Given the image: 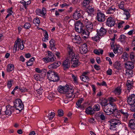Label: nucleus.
<instances>
[{"label":"nucleus","instance_id":"nucleus-28","mask_svg":"<svg viewBox=\"0 0 135 135\" xmlns=\"http://www.w3.org/2000/svg\"><path fill=\"white\" fill-rule=\"evenodd\" d=\"M128 126L132 129H135V120L131 119L129 122Z\"/></svg>","mask_w":135,"mask_h":135},{"label":"nucleus","instance_id":"nucleus-35","mask_svg":"<svg viewBox=\"0 0 135 135\" xmlns=\"http://www.w3.org/2000/svg\"><path fill=\"white\" fill-rule=\"evenodd\" d=\"M14 66L12 64H9L7 68V72H9L13 71Z\"/></svg>","mask_w":135,"mask_h":135},{"label":"nucleus","instance_id":"nucleus-14","mask_svg":"<svg viewBox=\"0 0 135 135\" xmlns=\"http://www.w3.org/2000/svg\"><path fill=\"white\" fill-rule=\"evenodd\" d=\"M61 64V62L60 61H56L53 63L49 65L48 67L51 70H53L56 69L59 67Z\"/></svg>","mask_w":135,"mask_h":135},{"label":"nucleus","instance_id":"nucleus-27","mask_svg":"<svg viewBox=\"0 0 135 135\" xmlns=\"http://www.w3.org/2000/svg\"><path fill=\"white\" fill-rule=\"evenodd\" d=\"M20 40V38H18L15 42L13 49L14 52H16L17 47L19 48Z\"/></svg>","mask_w":135,"mask_h":135},{"label":"nucleus","instance_id":"nucleus-48","mask_svg":"<svg viewBox=\"0 0 135 135\" xmlns=\"http://www.w3.org/2000/svg\"><path fill=\"white\" fill-rule=\"evenodd\" d=\"M99 35L97 33V34L94 37H91L92 39L94 41H99L100 39V37Z\"/></svg>","mask_w":135,"mask_h":135},{"label":"nucleus","instance_id":"nucleus-39","mask_svg":"<svg viewBox=\"0 0 135 135\" xmlns=\"http://www.w3.org/2000/svg\"><path fill=\"white\" fill-rule=\"evenodd\" d=\"M105 115V114L104 115L103 113H100L98 116V118L102 120H104L106 119V117Z\"/></svg>","mask_w":135,"mask_h":135},{"label":"nucleus","instance_id":"nucleus-23","mask_svg":"<svg viewBox=\"0 0 135 135\" xmlns=\"http://www.w3.org/2000/svg\"><path fill=\"white\" fill-rule=\"evenodd\" d=\"M125 65L127 69L131 70L133 69L134 68L133 63L132 62H127L125 63Z\"/></svg>","mask_w":135,"mask_h":135},{"label":"nucleus","instance_id":"nucleus-2","mask_svg":"<svg viewBox=\"0 0 135 135\" xmlns=\"http://www.w3.org/2000/svg\"><path fill=\"white\" fill-rule=\"evenodd\" d=\"M47 57H44L42 60L46 63L49 62H53L56 60V58L52 53L50 51H47Z\"/></svg>","mask_w":135,"mask_h":135},{"label":"nucleus","instance_id":"nucleus-44","mask_svg":"<svg viewBox=\"0 0 135 135\" xmlns=\"http://www.w3.org/2000/svg\"><path fill=\"white\" fill-rule=\"evenodd\" d=\"M44 38H43L42 39V41L43 42H47L48 40L49 36L47 32L45 31V33L44 35Z\"/></svg>","mask_w":135,"mask_h":135},{"label":"nucleus","instance_id":"nucleus-53","mask_svg":"<svg viewBox=\"0 0 135 135\" xmlns=\"http://www.w3.org/2000/svg\"><path fill=\"white\" fill-rule=\"evenodd\" d=\"M40 23V21L39 18L37 17H36L33 20V23L36 25L37 24L39 25Z\"/></svg>","mask_w":135,"mask_h":135},{"label":"nucleus","instance_id":"nucleus-40","mask_svg":"<svg viewBox=\"0 0 135 135\" xmlns=\"http://www.w3.org/2000/svg\"><path fill=\"white\" fill-rule=\"evenodd\" d=\"M35 70L36 72L39 73H41L43 72L44 73V75H46V70L45 69L41 70L39 68H37L35 69Z\"/></svg>","mask_w":135,"mask_h":135},{"label":"nucleus","instance_id":"nucleus-5","mask_svg":"<svg viewBox=\"0 0 135 135\" xmlns=\"http://www.w3.org/2000/svg\"><path fill=\"white\" fill-rule=\"evenodd\" d=\"M119 111L122 115L123 121L126 122L128 120L129 115L128 111L125 109H122L119 110Z\"/></svg>","mask_w":135,"mask_h":135},{"label":"nucleus","instance_id":"nucleus-6","mask_svg":"<svg viewBox=\"0 0 135 135\" xmlns=\"http://www.w3.org/2000/svg\"><path fill=\"white\" fill-rule=\"evenodd\" d=\"M84 13V12L82 10H80L78 11L76 9L73 14V18L74 19L77 20L81 17L82 15Z\"/></svg>","mask_w":135,"mask_h":135},{"label":"nucleus","instance_id":"nucleus-24","mask_svg":"<svg viewBox=\"0 0 135 135\" xmlns=\"http://www.w3.org/2000/svg\"><path fill=\"white\" fill-rule=\"evenodd\" d=\"M87 50L86 45L85 44H83L79 48V51L81 54H85L87 52Z\"/></svg>","mask_w":135,"mask_h":135},{"label":"nucleus","instance_id":"nucleus-34","mask_svg":"<svg viewBox=\"0 0 135 135\" xmlns=\"http://www.w3.org/2000/svg\"><path fill=\"white\" fill-rule=\"evenodd\" d=\"M110 121L112 123H113L114 125L117 126H119L121 124V122L120 120L119 119H111Z\"/></svg>","mask_w":135,"mask_h":135},{"label":"nucleus","instance_id":"nucleus-11","mask_svg":"<svg viewBox=\"0 0 135 135\" xmlns=\"http://www.w3.org/2000/svg\"><path fill=\"white\" fill-rule=\"evenodd\" d=\"M75 31L79 33L84 28V27L83 24L79 21H77L75 23Z\"/></svg>","mask_w":135,"mask_h":135},{"label":"nucleus","instance_id":"nucleus-10","mask_svg":"<svg viewBox=\"0 0 135 135\" xmlns=\"http://www.w3.org/2000/svg\"><path fill=\"white\" fill-rule=\"evenodd\" d=\"M90 32H91L87 29L85 30L83 28L79 33L81 34L82 37L85 40L88 37Z\"/></svg>","mask_w":135,"mask_h":135},{"label":"nucleus","instance_id":"nucleus-54","mask_svg":"<svg viewBox=\"0 0 135 135\" xmlns=\"http://www.w3.org/2000/svg\"><path fill=\"white\" fill-rule=\"evenodd\" d=\"M120 48V45H118L117 46H116V47H115L114 49L113 50L115 54H116L117 53H119V52H118V50Z\"/></svg>","mask_w":135,"mask_h":135},{"label":"nucleus","instance_id":"nucleus-43","mask_svg":"<svg viewBox=\"0 0 135 135\" xmlns=\"http://www.w3.org/2000/svg\"><path fill=\"white\" fill-rule=\"evenodd\" d=\"M126 74L127 76H128L129 77L132 76V70L127 69L126 70Z\"/></svg>","mask_w":135,"mask_h":135},{"label":"nucleus","instance_id":"nucleus-29","mask_svg":"<svg viewBox=\"0 0 135 135\" xmlns=\"http://www.w3.org/2000/svg\"><path fill=\"white\" fill-rule=\"evenodd\" d=\"M116 8L114 6H112L108 8L106 11V13L108 14H113L115 11Z\"/></svg>","mask_w":135,"mask_h":135},{"label":"nucleus","instance_id":"nucleus-9","mask_svg":"<svg viewBox=\"0 0 135 135\" xmlns=\"http://www.w3.org/2000/svg\"><path fill=\"white\" fill-rule=\"evenodd\" d=\"M118 6L120 9H122L124 11L123 14L124 15H125L126 16V17L124 19L128 20L130 17V15L129 12L125 9L123 2H121L119 4Z\"/></svg>","mask_w":135,"mask_h":135},{"label":"nucleus","instance_id":"nucleus-49","mask_svg":"<svg viewBox=\"0 0 135 135\" xmlns=\"http://www.w3.org/2000/svg\"><path fill=\"white\" fill-rule=\"evenodd\" d=\"M95 54L99 55L100 54H102L103 52V50L102 49H96L94 51Z\"/></svg>","mask_w":135,"mask_h":135},{"label":"nucleus","instance_id":"nucleus-47","mask_svg":"<svg viewBox=\"0 0 135 135\" xmlns=\"http://www.w3.org/2000/svg\"><path fill=\"white\" fill-rule=\"evenodd\" d=\"M93 108L94 112L100 110V107L98 104H96L93 107Z\"/></svg>","mask_w":135,"mask_h":135},{"label":"nucleus","instance_id":"nucleus-19","mask_svg":"<svg viewBox=\"0 0 135 135\" xmlns=\"http://www.w3.org/2000/svg\"><path fill=\"white\" fill-rule=\"evenodd\" d=\"M6 108L5 114L7 115H10L14 112L13 108L9 105L6 107Z\"/></svg>","mask_w":135,"mask_h":135},{"label":"nucleus","instance_id":"nucleus-3","mask_svg":"<svg viewBox=\"0 0 135 135\" xmlns=\"http://www.w3.org/2000/svg\"><path fill=\"white\" fill-rule=\"evenodd\" d=\"M87 18L83 20V22L84 23L86 29L91 32L93 30V24L91 22L89 21Z\"/></svg>","mask_w":135,"mask_h":135},{"label":"nucleus","instance_id":"nucleus-26","mask_svg":"<svg viewBox=\"0 0 135 135\" xmlns=\"http://www.w3.org/2000/svg\"><path fill=\"white\" fill-rule=\"evenodd\" d=\"M107 32V30L103 27H102L99 31H97V34L101 36L105 35Z\"/></svg>","mask_w":135,"mask_h":135},{"label":"nucleus","instance_id":"nucleus-51","mask_svg":"<svg viewBox=\"0 0 135 135\" xmlns=\"http://www.w3.org/2000/svg\"><path fill=\"white\" fill-rule=\"evenodd\" d=\"M109 103H113L117 100V98L115 97H111L108 98Z\"/></svg>","mask_w":135,"mask_h":135},{"label":"nucleus","instance_id":"nucleus-18","mask_svg":"<svg viewBox=\"0 0 135 135\" xmlns=\"http://www.w3.org/2000/svg\"><path fill=\"white\" fill-rule=\"evenodd\" d=\"M74 90L71 88H70L66 92L65 94L66 96V97L68 98H72L74 94Z\"/></svg>","mask_w":135,"mask_h":135},{"label":"nucleus","instance_id":"nucleus-60","mask_svg":"<svg viewBox=\"0 0 135 135\" xmlns=\"http://www.w3.org/2000/svg\"><path fill=\"white\" fill-rule=\"evenodd\" d=\"M13 82V80H11L9 81H8L7 83V86L9 88H10L12 85V83Z\"/></svg>","mask_w":135,"mask_h":135},{"label":"nucleus","instance_id":"nucleus-20","mask_svg":"<svg viewBox=\"0 0 135 135\" xmlns=\"http://www.w3.org/2000/svg\"><path fill=\"white\" fill-rule=\"evenodd\" d=\"M63 69L64 70L68 69L70 66V61L68 59L64 60L62 63Z\"/></svg>","mask_w":135,"mask_h":135},{"label":"nucleus","instance_id":"nucleus-13","mask_svg":"<svg viewBox=\"0 0 135 135\" xmlns=\"http://www.w3.org/2000/svg\"><path fill=\"white\" fill-rule=\"evenodd\" d=\"M127 101L129 105H134L135 103V95L134 94L131 95L128 97Z\"/></svg>","mask_w":135,"mask_h":135},{"label":"nucleus","instance_id":"nucleus-25","mask_svg":"<svg viewBox=\"0 0 135 135\" xmlns=\"http://www.w3.org/2000/svg\"><path fill=\"white\" fill-rule=\"evenodd\" d=\"M72 41L77 44H80L81 42V38L80 36L75 35L74 38L72 39Z\"/></svg>","mask_w":135,"mask_h":135},{"label":"nucleus","instance_id":"nucleus-45","mask_svg":"<svg viewBox=\"0 0 135 135\" xmlns=\"http://www.w3.org/2000/svg\"><path fill=\"white\" fill-rule=\"evenodd\" d=\"M80 79L81 80L85 82H86L89 80V77L87 76L81 75L80 76Z\"/></svg>","mask_w":135,"mask_h":135},{"label":"nucleus","instance_id":"nucleus-55","mask_svg":"<svg viewBox=\"0 0 135 135\" xmlns=\"http://www.w3.org/2000/svg\"><path fill=\"white\" fill-rule=\"evenodd\" d=\"M38 86L40 87V88H36V90L39 94H42L43 91V89L41 87V85L40 84L38 85Z\"/></svg>","mask_w":135,"mask_h":135},{"label":"nucleus","instance_id":"nucleus-52","mask_svg":"<svg viewBox=\"0 0 135 135\" xmlns=\"http://www.w3.org/2000/svg\"><path fill=\"white\" fill-rule=\"evenodd\" d=\"M72 77L73 79L74 82L76 84H78V78L77 76H75L73 74H72Z\"/></svg>","mask_w":135,"mask_h":135},{"label":"nucleus","instance_id":"nucleus-42","mask_svg":"<svg viewBox=\"0 0 135 135\" xmlns=\"http://www.w3.org/2000/svg\"><path fill=\"white\" fill-rule=\"evenodd\" d=\"M122 58L124 59V61H126L127 60L129 55L126 52H124L122 55Z\"/></svg>","mask_w":135,"mask_h":135},{"label":"nucleus","instance_id":"nucleus-21","mask_svg":"<svg viewBox=\"0 0 135 135\" xmlns=\"http://www.w3.org/2000/svg\"><path fill=\"white\" fill-rule=\"evenodd\" d=\"M134 81L132 79L128 80H127L126 86L128 90H130L132 89L133 86Z\"/></svg>","mask_w":135,"mask_h":135},{"label":"nucleus","instance_id":"nucleus-22","mask_svg":"<svg viewBox=\"0 0 135 135\" xmlns=\"http://www.w3.org/2000/svg\"><path fill=\"white\" fill-rule=\"evenodd\" d=\"M68 51V54L70 55V57H73L75 56V54L74 52V48L73 47L71 46L70 45L68 46L67 47Z\"/></svg>","mask_w":135,"mask_h":135},{"label":"nucleus","instance_id":"nucleus-16","mask_svg":"<svg viewBox=\"0 0 135 135\" xmlns=\"http://www.w3.org/2000/svg\"><path fill=\"white\" fill-rule=\"evenodd\" d=\"M86 12L88 14V17H91L94 15L95 11L93 7L90 6H89L88 7L87 9Z\"/></svg>","mask_w":135,"mask_h":135},{"label":"nucleus","instance_id":"nucleus-1","mask_svg":"<svg viewBox=\"0 0 135 135\" xmlns=\"http://www.w3.org/2000/svg\"><path fill=\"white\" fill-rule=\"evenodd\" d=\"M47 75L50 81L56 82L59 80V78L57 73L54 71H49L47 72Z\"/></svg>","mask_w":135,"mask_h":135},{"label":"nucleus","instance_id":"nucleus-59","mask_svg":"<svg viewBox=\"0 0 135 135\" xmlns=\"http://www.w3.org/2000/svg\"><path fill=\"white\" fill-rule=\"evenodd\" d=\"M24 42V41L22 40L20 43L19 48L21 50H23L24 48V46L23 44V43Z\"/></svg>","mask_w":135,"mask_h":135},{"label":"nucleus","instance_id":"nucleus-7","mask_svg":"<svg viewBox=\"0 0 135 135\" xmlns=\"http://www.w3.org/2000/svg\"><path fill=\"white\" fill-rule=\"evenodd\" d=\"M76 57V56H73V57H71V62L72 64L71 67H76L78 66L79 65L78 57Z\"/></svg>","mask_w":135,"mask_h":135},{"label":"nucleus","instance_id":"nucleus-12","mask_svg":"<svg viewBox=\"0 0 135 135\" xmlns=\"http://www.w3.org/2000/svg\"><path fill=\"white\" fill-rule=\"evenodd\" d=\"M69 88V86L68 85H66L64 86L60 85L58 87L57 90L60 93L65 94Z\"/></svg>","mask_w":135,"mask_h":135},{"label":"nucleus","instance_id":"nucleus-32","mask_svg":"<svg viewBox=\"0 0 135 135\" xmlns=\"http://www.w3.org/2000/svg\"><path fill=\"white\" fill-rule=\"evenodd\" d=\"M122 89L120 86H118L115 88L113 92L115 94L118 95H120L121 93Z\"/></svg>","mask_w":135,"mask_h":135},{"label":"nucleus","instance_id":"nucleus-50","mask_svg":"<svg viewBox=\"0 0 135 135\" xmlns=\"http://www.w3.org/2000/svg\"><path fill=\"white\" fill-rule=\"evenodd\" d=\"M126 38V37L124 35H120L119 38V40L122 42H124Z\"/></svg>","mask_w":135,"mask_h":135},{"label":"nucleus","instance_id":"nucleus-62","mask_svg":"<svg viewBox=\"0 0 135 135\" xmlns=\"http://www.w3.org/2000/svg\"><path fill=\"white\" fill-rule=\"evenodd\" d=\"M134 57H135L134 54L133 52H132L130 55V58L131 60L134 61Z\"/></svg>","mask_w":135,"mask_h":135},{"label":"nucleus","instance_id":"nucleus-30","mask_svg":"<svg viewBox=\"0 0 135 135\" xmlns=\"http://www.w3.org/2000/svg\"><path fill=\"white\" fill-rule=\"evenodd\" d=\"M120 113V112L119 111V110H117L113 112L111 116L115 117L117 119H120L121 117Z\"/></svg>","mask_w":135,"mask_h":135},{"label":"nucleus","instance_id":"nucleus-4","mask_svg":"<svg viewBox=\"0 0 135 135\" xmlns=\"http://www.w3.org/2000/svg\"><path fill=\"white\" fill-rule=\"evenodd\" d=\"M14 107L16 110H22L23 108V105L21 100L20 99H16L14 102Z\"/></svg>","mask_w":135,"mask_h":135},{"label":"nucleus","instance_id":"nucleus-56","mask_svg":"<svg viewBox=\"0 0 135 135\" xmlns=\"http://www.w3.org/2000/svg\"><path fill=\"white\" fill-rule=\"evenodd\" d=\"M31 26L30 23L27 22L23 26L25 29H28Z\"/></svg>","mask_w":135,"mask_h":135},{"label":"nucleus","instance_id":"nucleus-33","mask_svg":"<svg viewBox=\"0 0 135 135\" xmlns=\"http://www.w3.org/2000/svg\"><path fill=\"white\" fill-rule=\"evenodd\" d=\"M113 65L114 69L118 70L121 69V64L118 61H116L113 64Z\"/></svg>","mask_w":135,"mask_h":135},{"label":"nucleus","instance_id":"nucleus-63","mask_svg":"<svg viewBox=\"0 0 135 135\" xmlns=\"http://www.w3.org/2000/svg\"><path fill=\"white\" fill-rule=\"evenodd\" d=\"M58 115L59 116H61L63 115V111L62 109H60L58 111Z\"/></svg>","mask_w":135,"mask_h":135},{"label":"nucleus","instance_id":"nucleus-37","mask_svg":"<svg viewBox=\"0 0 135 135\" xmlns=\"http://www.w3.org/2000/svg\"><path fill=\"white\" fill-rule=\"evenodd\" d=\"M85 112L86 113L90 114H92L94 113L93 110L92 109L91 107L90 106L89 107L86 109Z\"/></svg>","mask_w":135,"mask_h":135},{"label":"nucleus","instance_id":"nucleus-58","mask_svg":"<svg viewBox=\"0 0 135 135\" xmlns=\"http://www.w3.org/2000/svg\"><path fill=\"white\" fill-rule=\"evenodd\" d=\"M116 125H114V124H113V123L111 122L110 125V129L112 130H113L114 129H115L116 128Z\"/></svg>","mask_w":135,"mask_h":135},{"label":"nucleus","instance_id":"nucleus-46","mask_svg":"<svg viewBox=\"0 0 135 135\" xmlns=\"http://www.w3.org/2000/svg\"><path fill=\"white\" fill-rule=\"evenodd\" d=\"M83 100L84 99L82 98H80L79 99L76 104V107L77 108H79L80 107L81 104L82 103Z\"/></svg>","mask_w":135,"mask_h":135},{"label":"nucleus","instance_id":"nucleus-15","mask_svg":"<svg viewBox=\"0 0 135 135\" xmlns=\"http://www.w3.org/2000/svg\"><path fill=\"white\" fill-rule=\"evenodd\" d=\"M36 14L38 16H45L46 13V9L45 7H43L42 10L39 9H37L36 11Z\"/></svg>","mask_w":135,"mask_h":135},{"label":"nucleus","instance_id":"nucleus-17","mask_svg":"<svg viewBox=\"0 0 135 135\" xmlns=\"http://www.w3.org/2000/svg\"><path fill=\"white\" fill-rule=\"evenodd\" d=\"M97 18L99 22H103L105 20V16L104 14L101 12L97 13Z\"/></svg>","mask_w":135,"mask_h":135},{"label":"nucleus","instance_id":"nucleus-41","mask_svg":"<svg viewBox=\"0 0 135 135\" xmlns=\"http://www.w3.org/2000/svg\"><path fill=\"white\" fill-rule=\"evenodd\" d=\"M47 98L50 100H53L55 98V95L52 93H50L48 96Z\"/></svg>","mask_w":135,"mask_h":135},{"label":"nucleus","instance_id":"nucleus-57","mask_svg":"<svg viewBox=\"0 0 135 135\" xmlns=\"http://www.w3.org/2000/svg\"><path fill=\"white\" fill-rule=\"evenodd\" d=\"M124 21H121L120 22H119L118 23V28H120L123 27V25L124 23Z\"/></svg>","mask_w":135,"mask_h":135},{"label":"nucleus","instance_id":"nucleus-36","mask_svg":"<svg viewBox=\"0 0 135 135\" xmlns=\"http://www.w3.org/2000/svg\"><path fill=\"white\" fill-rule=\"evenodd\" d=\"M50 44V49L52 50H54L56 49L54 44V41L53 39H51L49 42Z\"/></svg>","mask_w":135,"mask_h":135},{"label":"nucleus","instance_id":"nucleus-64","mask_svg":"<svg viewBox=\"0 0 135 135\" xmlns=\"http://www.w3.org/2000/svg\"><path fill=\"white\" fill-rule=\"evenodd\" d=\"M31 3V2L30 1H28L26 2L24 8L26 9H27L28 6Z\"/></svg>","mask_w":135,"mask_h":135},{"label":"nucleus","instance_id":"nucleus-61","mask_svg":"<svg viewBox=\"0 0 135 135\" xmlns=\"http://www.w3.org/2000/svg\"><path fill=\"white\" fill-rule=\"evenodd\" d=\"M18 89L22 92H24L27 91L28 90V89H27L26 88H25L24 87L23 88H20Z\"/></svg>","mask_w":135,"mask_h":135},{"label":"nucleus","instance_id":"nucleus-31","mask_svg":"<svg viewBox=\"0 0 135 135\" xmlns=\"http://www.w3.org/2000/svg\"><path fill=\"white\" fill-rule=\"evenodd\" d=\"M104 111L108 115H112V110L110 109V107L108 106L105 107L104 108Z\"/></svg>","mask_w":135,"mask_h":135},{"label":"nucleus","instance_id":"nucleus-8","mask_svg":"<svg viewBox=\"0 0 135 135\" xmlns=\"http://www.w3.org/2000/svg\"><path fill=\"white\" fill-rule=\"evenodd\" d=\"M115 22V21L113 18L110 16L107 18L106 24L109 27H112L114 25Z\"/></svg>","mask_w":135,"mask_h":135},{"label":"nucleus","instance_id":"nucleus-38","mask_svg":"<svg viewBox=\"0 0 135 135\" xmlns=\"http://www.w3.org/2000/svg\"><path fill=\"white\" fill-rule=\"evenodd\" d=\"M49 113L47 115L48 119L50 120H51L55 116V113L54 112H50V111L49 112Z\"/></svg>","mask_w":135,"mask_h":135}]
</instances>
